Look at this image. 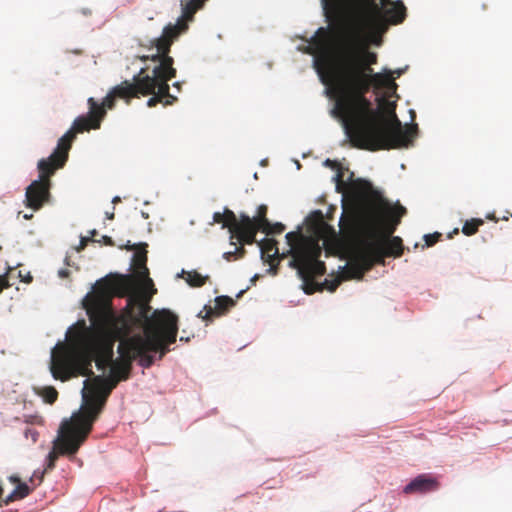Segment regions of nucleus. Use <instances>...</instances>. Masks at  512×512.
I'll use <instances>...</instances> for the list:
<instances>
[{
  "label": "nucleus",
  "instance_id": "nucleus-18",
  "mask_svg": "<svg viewBox=\"0 0 512 512\" xmlns=\"http://www.w3.org/2000/svg\"><path fill=\"white\" fill-rule=\"evenodd\" d=\"M439 488L438 481L427 474H421L414 478L409 484H407L403 492L405 494H414V493H427L431 491H435Z\"/></svg>",
  "mask_w": 512,
  "mask_h": 512
},
{
  "label": "nucleus",
  "instance_id": "nucleus-27",
  "mask_svg": "<svg viewBox=\"0 0 512 512\" xmlns=\"http://www.w3.org/2000/svg\"><path fill=\"white\" fill-rule=\"evenodd\" d=\"M13 491L19 499H23L30 494L31 489L26 483L21 482L16 486V488Z\"/></svg>",
  "mask_w": 512,
  "mask_h": 512
},
{
  "label": "nucleus",
  "instance_id": "nucleus-12",
  "mask_svg": "<svg viewBox=\"0 0 512 512\" xmlns=\"http://www.w3.org/2000/svg\"><path fill=\"white\" fill-rule=\"evenodd\" d=\"M339 226L341 230H348L349 234H355L354 237L369 238L372 237V230H376L380 235L379 237H394L393 233L397 228L392 222H388L381 215H378L375 209H364L359 219L343 214Z\"/></svg>",
  "mask_w": 512,
  "mask_h": 512
},
{
  "label": "nucleus",
  "instance_id": "nucleus-34",
  "mask_svg": "<svg viewBox=\"0 0 512 512\" xmlns=\"http://www.w3.org/2000/svg\"><path fill=\"white\" fill-rule=\"evenodd\" d=\"M343 173L342 172H338L337 175H336V180H337V188L340 189L342 186L345 185L344 181H343Z\"/></svg>",
  "mask_w": 512,
  "mask_h": 512
},
{
  "label": "nucleus",
  "instance_id": "nucleus-6",
  "mask_svg": "<svg viewBox=\"0 0 512 512\" xmlns=\"http://www.w3.org/2000/svg\"><path fill=\"white\" fill-rule=\"evenodd\" d=\"M286 240L291 255L289 266L296 269L303 282L304 292L313 294L317 290L314 279L326 272L325 263L319 259L322 254L319 238L304 236L300 232H289L286 234Z\"/></svg>",
  "mask_w": 512,
  "mask_h": 512
},
{
  "label": "nucleus",
  "instance_id": "nucleus-7",
  "mask_svg": "<svg viewBox=\"0 0 512 512\" xmlns=\"http://www.w3.org/2000/svg\"><path fill=\"white\" fill-rule=\"evenodd\" d=\"M372 237H354L350 269L354 276L362 278L364 273L375 264L383 265L385 257H400L404 246L400 237H379L376 230L371 231Z\"/></svg>",
  "mask_w": 512,
  "mask_h": 512
},
{
  "label": "nucleus",
  "instance_id": "nucleus-22",
  "mask_svg": "<svg viewBox=\"0 0 512 512\" xmlns=\"http://www.w3.org/2000/svg\"><path fill=\"white\" fill-rule=\"evenodd\" d=\"M182 274L187 275L186 281L192 287H202L203 285L206 284L207 280L209 279L208 276H202L195 270L189 272L183 270Z\"/></svg>",
  "mask_w": 512,
  "mask_h": 512
},
{
  "label": "nucleus",
  "instance_id": "nucleus-11",
  "mask_svg": "<svg viewBox=\"0 0 512 512\" xmlns=\"http://www.w3.org/2000/svg\"><path fill=\"white\" fill-rule=\"evenodd\" d=\"M349 190L353 197L363 204L364 209H375L378 215H381L388 222H392L396 227L406 214L405 207L400 204L393 207L367 180H352L349 183Z\"/></svg>",
  "mask_w": 512,
  "mask_h": 512
},
{
  "label": "nucleus",
  "instance_id": "nucleus-32",
  "mask_svg": "<svg viewBox=\"0 0 512 512\" xmlns=\"http://www.w3.org/2000/svg\"><path fill=\"white\" fill-rule=\"evenodd\" d=\"M19 277L21 278V281L24 283H30V282H32V279H33V277L31 276V274L29 272L26 273L25 275H22L21 271H19Z\"/></svg>",
  "mask_w": 512,
  "mask_h": 512
},
{
  "label": "nucleus",
  "instance_id": "nucleus-43",
  "mask_svg": "<svg viewBox=\"0 0 512 512\" xmlns=\"http://www.w3.org/2000/svg\"><path fill=\"white\" fill-rule=\"evenodd\" d=\"M113 203H118L120 202V198L118 196L114 197L113 200H112Z\"/></svg>",
  "mask_w": 512,
  "mask_h": 512
},
{
  "label": "nucleus",
  "instance_id": "nucleus-19",
  "mask_svg": "<svg viewBox=\"0 0 512 512\" xmlns=\"http://www.w3.org/2000/svg\"><path fill=\"white\" fill-rule=\"evenodd\" d=\"M223 214V228H229L230 232L236 236L237 240L240 243L246 244V240L248 239L249 233L245 228H243L242 225L243 213L240 214L238 219L232 210L225 208Z\"/></svg>",
  "mask_w": 512,
  "mask_h": 512
},
{
  "label": "nucleus",
  "instance_id": "nucleus-37",
  "mask_svg": "<svg viewBox=\"0 0 512 512\" xmlns=\"http://www.w3.org/2000/svg\"><path fill=\"white\" fill-rule=\"evenodd\" d=\"M102 241H103V243L105 245H108V246H112L113 245V240L109 236H106V235L102 236Z\"/></svg>",
  "mask_w": 512,
  "mask_h": 512
},
{
  "label": "nucleus",
  "instance_id": "nucleus-39",
  "mask_svg": "<svg viewBox=\"0 0 512 512\" xmlns=\"http://www.w3.org/2000/svg\"><path fill=\"white\" fill-rule=\"evenodd\" d=\"M9 480H10L12 483H15V484H17V485H18L19 483H21V482H20L19 477H18V476H16V475H12V476H10V477H9Z\"/></svg>",
  "mask_w": 512,
  "mask_h": 512
},
{
  "label": "nucleus",
  "instance_id": "nucleus-16",
  "mask_svg": "<svg viewBox=\"0 0 512 512\" xmlns=\"http://www.w3.org/2000/svg\"><path fill=\"white\" fill-rule=\"evenodd\" d=\"M126 248L128 250H135V253L133 255L132 259V266L135 269V275L128 274L129 276H132L134 281V286L131 291L124 294V296L129 295L135 290L136 287V279L138 278L139 281H148L152 283V280L149 278V270L147 268V244L146 243H140V244H134V245H127ZM120 297H123V295H119Z\"/></svg>",
  "mask_w": 512,
  "mask_h": 512
},
{
  "label": "nucleus",
  "instance_id": "nucleus-33",
  "mask_svg": "<svg viewBox=\"0 0 512 512\" xmlns=\"http://www.w3.org/2000/svg\"><path fill=\"white\" fill-rule=\"evenodd\" d=\"M11 285L9 284L6 277H0V293L5 289L9 288Z\"/></svg>",
  "mask_w": 512,
  "mask_h": 512
},
{
  "label": "nucleus",
  "instance_id": "nucleus-5",
  "mask_svg": "<svg viewBox=\"0 0 512 512\" xmlns=\"http://www.w3.org/2000/svg\"><path fill=\"white\" fill-rule=\"evenodd\" d=\"M154 67L141 68L134 76L132 86L136 87L135 98L139 95H153L147 101L148 107H155L162 103L164 106L172 105L177 98L170 94L168 81L176 77V69L173 67L174 59L168 53L158 52L151 56Z\"/></svg>",
  "mask_w": 512,
  "mask_h": 512
},
{
  "label": "nucleus",
  "instance_id": "nucleus-29",
  "mask_svg": "<svg viewBox=\"0 0 512 512\" xmlns=\"http://www.w3.org/2000/svg\"><path fill=\"white\" fill-rule=\"evenodd\" d=\"M24 436L26 439H30L31 440V443L34 444L37 442L38 440V437H39V433L37 430H35L34 428H26L25 431H24Z\"/></svg>",
  "mask_w": 512,
  "mask_h": 512
},
{
  "label": "nucleus",
  "instance_id": "nucleus-46",
  "mask_svg": "<svg viewBox=\"0 0 512 512\" xmlns=\"http://www.w3.org/2000/svg\"><path fill=\"white\" fill-rule=\"evenodd\" d=\"M395 73L397 74V76H400L402 74V70H397L395 71Z\"/></svg>",
  "mask_w": 512,
  "mask_h": 512
},
{
  "label": "nucleus",
  "instance_id": "nucleus-42",
  "mask_svg": "<svg viewBox=\"0 0 512 512\" xmlns=\"http://www.w3.org/2000/svg\"><path fill=\"white\" fill-rule=\"evenodd\" d=\"M106 216L110 220L114 219V213H107Z\"/></svg>",
  "mask_w": 512,
  "mask_h": 512
},
{
  "label": "nucleus",
  "instance_id": "nucleus-8",
  "mask_svg": "<svg viewBox=\"0 0 512 512\" xmlns=\"http://www.w3.org/2000/svg\"><path fill=\"white\" fill-rule=\"evenodd\" d=\"M135 90L136 87L132 86V82L125 80L121 84L113 87L101 104L93 97H90L87 101L89 106L88 113L74 120L72 127L61 137L62 142H66L72 146L78 133H83L91 129H99L102 120L106 116V109L114 108L117 98L124 99L127 103H130V100L135 98Z\"/></svg>",
  "mask_w": 512,
  "mask_h": 512
},
{
  "label": "nucleus",
  "instance_id": "nucleus-44",
  "mask_svg": "<svg viewBox=\"0 0 512 512\" xmlns=\"http://www.w3.org/2000/svg\"><path fill=\"white\" fill-rule=\"evenodd\" d=\"M32 217H33V214H25L24 215V218L27 220L31 219Z\"/></svg>",
  "mask_w": 512,
  "mask_h": 512
},
{
  "label": "nucleus",
  "instance_id": "nucleus-21",
  "mask_svg": "<svg viewBox=\"0 0 512 512\" xmlns=\"http://www.w3.org/2000/svg\"><path fill=\"white\" fill-rule=\"evenodd\" d=\"M262 258L270 264V272L276 274V267L273 266V261L278 257L279 251L277 242L274 239L266 238L259 243Z\"/></svg>",
  "mask_w": 512,
  "mask_h": 512
},
{
  "label": "nucleus",
  "instance_id": "nucleus-14",
  "mask_svg": "<svg viewBox=\"0 0 512 512\" xmlns=\"http://www.w3.org/2000/svg\"><path fill=\"white\" fill-rule=\"evenodd\" d=\"M322 5H323L324 10L327 13H330L334 16L339 17L344 14L349 15V17L352 21L353 27L355 28V30L358 33L379 29V28L383 27L386 24V22H389L391 24H399V23L403 22L406 17V8H405L404 4L401 1L391 2L389 0V3H387L382 8V22L380 24H378L377 26L364 27L356 21L350 8L345 7L342 11L337 12L329 5H325V4H322Z\"/></svg>",
  "mask_w": 512,
  "mask_h": 512
},
{
  "label": "nucleus",
  "instance_id": "nucleus-23",
  "mask_svg": "<svg viewBox=\"0 0 512 512\" xmlns=\"http://www.w3.org/2000/svg\"><path fill=\"white\" fill-rule=\"evenodd\" d=\"M37 393L48 404H53L58 398V391L53 386L43 387Z\"/></svg>",
  "mask_w": 512,
  "mask_h": 512
},
{
  "label": "nucleus",
  "instance_id": "nucleus-15",
  "mask_svg": "<svg viewBox=\"0 0 512 512\" xmlns=\"http://www.w3.org/2000/svg\"><path fill=\"white\" fill-rule=\"evenodd\" d=\"M371 88H374L376 91L384 90L385 95L379 99V105L386 106L387 112L390 114L389 119H385L381 115L380 111L379 110H377V111L380 116V123H381V125H383L385 127L386 125L391 123V121L393 119V113L396 115V113H395L396 103L390 102L386 99V98H389V97H392L393 95H395L396 90H397V84H396L394 78L392 77V72L390 70H384L383 73H376L371 78V82L368 86V92L370 91Z\"/></svg>",
  "mask_w": 512,
  "mask_h": 512
},
{
  "label": "nucleus",
  "instance_id": "nucleus-30",
  "mask_svg": "<svg viewBox=\"0 0 512 512\" xmlns=\"http://www.w3.org/2000/svg\"><path fill=\"white\" fill-rule=\"evenodd\" d=\"M215 223L223 225V223H224V214L223 213L215 212L213 214V222H212V224H215Z\"/></svg>",
  "mask_w": 512,
  "mask_h": 512
},
{
  "label": "nucleus",
  "instance_id": "nucleus-17",
  "mask_svg": "<svg viewBox=\"0 0 512 512\" xmlns=\"http://www.w3.org/2000/svg\"><path fill=\"white\" fill-rule=\"evenodd\" d=\"M267 206L262 204L257 209V215L250 217L247 214H242V225L248 233V239L246 240L247 245H252L256 242V234L263 227L268 225L269 220L266 217Z\"/></svg>",
  "mask_w": 512,
  "mask_h": 512
},
{
  "label": "nucleus",
  "instance_id": "nucleus-45",
  "mask_svg": "<svg viewBox=\"0 0 512 512\" xmlns=\"http://www.w3.org/2000/svg\"><path fill=\"white\" fill-rule=\"evenodd\" d=\"M90 234H91L90 238L92 239V237L97 235V231L96 230H92V231H90Z\"/></svg>",
  "mask_w": 512,
  "mask_h": 512
},
{
  "label": "nucleus",
  "instance_id": "nucleus-35",
  "mask_svg": "<svg viewBox=\"0 0 512 512\" xmlns=\"http://www.w3.org/2000/svg\"><path fill=\"white\" fill-rule=\"evenodd\" d=\"M223 258L227 261H232L233 259L236 258V253L235 251H229V252H225L223 254Z\"/></svg>",
  "mask_w": 512,
  "mask_h": 512
},
{
  "label": "nucleus",
  "instance_id": "nucleus-36",
  "mask_svg": "<svg viewBox=\"0 0 512 512\" xmlns=\"http://www.w3.org/2000/svg\"><path fill=\"white\" fill-rule=\"evenodd\" d=\"M242 245L240 247H235V253H236V256L238 257H243L244 254L246 253V250L245 248L243 247V243H241Z\"/></svg>",
  "mask_w": 512,
  "mask_h": 512
},
{
  "label": "nucleus",
  "instance_id": "nucleus-41",
  "mask_svg": "<svg viewBox=\"0 0 512 512\" xmlns=\"http://www.w3.org/2000/svg\"><path fill=\"white\" fill-rule=\"evenodd\" d=\"M67 274H68V271H67V270H60V271H59V275H60L61 277H65Z\"/></svg>",
  "mask_w": 512,
  "mask_h": 512
},
{
  "label": "nucleus",
  "instance_id": "nucleus-28",
  "mask_svg": "<svg viewBox=\"0 0 512 512\" xmlns=\"http://www.w3.org/2000/svg\"><path fill=\"white\" fill-rule=\"evenodd\" d=\"M441 233L435 232L433 234H427L424 236L426 246L430 247L436 244L441 238Z\"/></svg>",
  "mask_w": 512,
  "mask_h": 512
},
{
  "label": "nucleus",
  "instance_id": "nucleus-2",
  "mask_svg": "<svg viewBox=\"0 0 512 512\" xmlns=\"http://www.w3.org/2000/svg\"><path fill=\"white\" fill-rule=\"evenodd\" d=\"M133 286L129 275L108 276L96 283L94 293L84 303L91 325L78 320L69 330L68 344L52 353L50 371L56 380L65 382L77 376L92 379L93 361L98 370L112 367L114 340L130 334L131 321L127 316L116 315L111 299L113 295L128 293Z\"/></svg>",
  "mask_w": 512,
  "mask_h": 512
},
{
  "label": "nucleus",
  "instance_id": "nucleus-20",
  "mask_svg": "<svg viewBox=\"0 0 512 512\" xmlns=\"http://www.w3.org/2000/svg\"><path fill=\"white\" fill-rule=\"evenodd\" d=\"M235 305V301L229 296H218L215 298V307L205 306L203 311L198 314L204 320L210 319L213 315H221L227 312L231 307Z\"/></svg>",
  "mask_w": 512,
  "mask_h": 512
},
{
  "label": "nucleus",
  "instance_id": "nucleus-3",
  "mask_svg": "<svg viewBox=\"0 0 512 512\" xmlns=\"http://www.w3.org/2000/svg\"><path fill=\"white\" fill-rule=\"evenodd\" d=\"M150 307L147 305H140L138 316L132 315L131 312L125 316L133 324L143 322V335L137 334L133 336H124V341H136L141 343V352L137 355L139 358V365L144 368H149L154 363V356L149 355L148 352L159 354V359H162L168 352L169 346L176 342L178 334V317L169 310L162 309L156 310L149 317Z\"/></svg>",
  "mask_w": 512,
  "mask_h": 512
},
{
  "label": "nucleus",
  "instance_id": "nucleus-4",
  "mask_svg": "<svg viewBox=\"0 0 512 512\" xmlns=\"http://www.w3.org/2000/svg\"><path fill=\"white\" fill-rule=\"evenodd\" d=\"M141 343L138 341L120 340L118 345L119 358L116 359L110 369V375L94 376L84 381L82 396L85 402L83 412L97 420L112 390L120 381L127 380L132 369V362L141 352Z\"/></svg>",
  "mask_w": 512,
  "mask_h": 512
},
{
  "label": "nucleus",
  "instance_id": "nucleus-25",
  "mask_svg": "<svg viewBox=\"0 0 512 512\" xmlns=\"http://www.w3.org/2000/svg\"><path fill=\"white\" fill-rule=\"evenodd\" d=\"M313 216L316 218L314 223L315 233L318 236H322V234L330 229L329 225L324 221L323 214L321 211H315Z\"/></svg>",
  "mask_w": 512,
  "mask_h": 512
},
{
  "label": "nucleus",
  "instance_id": "nucleus-10",
  "mask_svg": "<svg viewBox=\"0 0 512 512\" xmlns=\"http://www.w3.org/2000/svg\"><path fill=\"white\" fill-rule=\"evenodd\" d=\"M94 422L95 420L83 411L74 414L70 420H64L53 442V449L47 456L45 471L55 468L59 455L74 456L87 439Z\"/></svg>",
  "mask_w": 512,
  "mask_h": 512
},
{
  "label": "nucleus",
  "instance_id": "nucleus-26",
  "mask_svg": "<svg viewBox=\"0 0 512 512\" xmlns=\"http://www.w3.org/2000/svg\"><path fill=\"white\" fill-rule=\"evenodd\" d=\"M266 235H274L281 234L285 230V226L282 223H270L268 225L260 229Z\"/></svg>",
  "mask_w": 512,
  "mask_h": 512
},
{
  "label": "nucleus",
  "instance_id": "nucleus-47",
  "mask_svg": "<svg viewBox=\"0 0 512 512\" xmlns=\"http://www.w3.org/2000/svg\"><path fill=\"white\" fill-rule=\"evenodd\" d=\"M188 340H189V338H185V339H184V337L180 338V341H188Z\"/></svg>",
  "mask_w": 512,
  "mask_h": 512
},
{
  "label": "nucleus",
  "instance_id": "nucleus-24",
  "mask_svg": "<svg viewBox=\"0 0 512 512\" xmlns=\"http://www.w3.org/2000/svg\"><path fill=\"white\" fill-rule=\"evenodd\" d=\"M483 223L484 221L482 219L473 218L471 220H468L464 223L462 227V232L466 236H472L478 231L479 226L482 225Z\"/></svg>",
  "mask_w": 512,
  "mask_h": 512
},
{
  "label": "nucleus",
  "instance_id": "nucleus-13",
  "mask_svg": "<svg viewBox=\"0 0 512 512\" xmlns=\"http://www.w3.org/2000/svg\"><path fill=\"white\" fill-rule=\"evenodd\" d=\"M335 11L350 8L356 21L364 27L377 26L382 22V8L389 0H321Z\"/></svg>",
  "mask_w": 512,
  "mask_h": 512
},
{
  "label": "nucleus",
  "instance_id": "nucleus-31",
  "mask_svg": "<svg viewBox=\"0 0 512 512\" xmlns=\"http://www.w3.org/2000/svg\"><path fill=\"white\" fill-rule=\"evenodd\" d=\"M17 499H19V498H18V497H17V495L14 493V491H12V492H11V493H10V494L5 498V499H3V503H4L5 505H8L9 503H11V502H13V501H15V500H17Z\"/></svg>",
  "mask_w": 512,
  "mask_h": 512
},
{
  "label": "nucleus",
  "instance_id": "nucleus-9",
  "mask_svg": "<svg viewBox=\"0 0 512 512\" xmlns=\"http://www.w3.org/2000/svg\"><path fill=\"white\" fill-rule=\"evenodd\" d=\"M70 149V144L62 142L60 138L54 152L48 158L39 160L37 164L39 178L32 181L25 192V205L28 208L38 211L45 204L49 203L51 198V177L56 170L65 165Z\"/></svg>",
  "mask_w": 512,
  "mask_h": 512
},
{
  "label": "nucleus",
  "instance_id": "nucleus-38",
  "mask_svg": "<svg viewBox=\"0 0 512 512\" xmlns=\"http://www.w3.org/2000/svg\"><path fill=\"white\" fill-rule=\"evenodd\" d=\"M90 240H91V238H89V237H82L81 241H80L79 249H83L87 245L88 241H90Z\"/></svg>",
  "mask_w": 512,
  "mask_h": 512
},
{
  "label": "nucleus",
  "instance_id": "nucleus-40",
  "mask_svg": "<svg viewBox=\"0 0 512 512\" xmlns=\"http://www.w3.org/2000/svg\"><path fill=\"white\" fill-rule=\"evenodd\" d=\"M325 164H326L327 166H330V167H333V166H334V162H333L332 160H330V159H327V160L325 161Z\"/></svg>",
  "mask_w": 512,
  "mask_h": 512
},
{
  "label": "nucleus",
  "instance_id": "nucleus-1",
  "mask_svg": "<svg viewBox=\"0 0 512 512\" xmlns=\"http://www.w3.org/2000/svg\"><path fill=\"white\" fill-rule=\"evenodd\" d=\"M313 66L325 84L333 82L339 97L332 115L342 120L345 133L355 148L369 151L407 147L417 132V125L403 126L393 113L391 123H380L377 109L365 95L371 78L376 74L372 65L377 54L361 48L355 41H345L333 53L330 38L324 28H319L312 38Z\"/></svg>",
  "mask_w": 512,
  "mask_h": 512
},
{
  "label": "nucleus",
  "instance_id": "nucleus-48",
  "mask_svg": "<svg viewBox=\"0 0 512 512\" xmlns=\"http://www.w3.org/2000/svg\"><path fill=\"white\" fill-rule=\"evenodd\" d=\"M147 59H149V57H148V56H143V57H142V60H143V61H145V60H147Z\"/></svg>",
  "mask_w": 512,
  "mask_h": 512
}]
</instances>
